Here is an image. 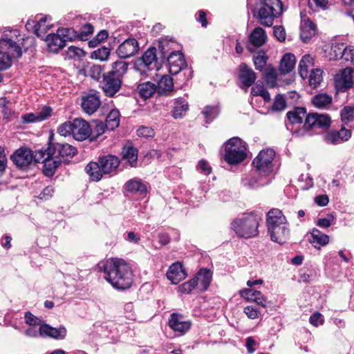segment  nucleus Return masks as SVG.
<instances>
[{"instance_id":"35","label":"nucleus","mask_w":354,"mask_h":354,"mask_svg":"<svg viewBox=\"0 0 354 354\" xmlns=\"http://www.w3.org/2000/svg\"><path fill=\"white\" fill-rule=\"evenodd\" d=\"M85 170L93 181H99L104 174L100 162H91L86 165Z\"/></svg>"},{"instance_id":"38","label":"nucleus","mask_w":354,"mask_h":354,"mask_svg":"<svg viewBox=\"0 0 354 354\" xmlns=\"http://www.w3.org/2000/svg\"><path fill=\"white\" fill-rule=\"evenodd\" d=\"M188 110V103L183 98H178L174 102L172 116L175 118H181Z\"/></svg>"},{"instance_id":"7","label":"nucleus","mask_w":354,"mask_h":354,"mask_svg":"<svg viewBox=\"0 0 354 354\" xmlns=\"http://www.w3.org/2000/svg\"><path fill=\"white\" fill-rule=\"evenodd\" d=\"M52 137L53 136L49 138L48 146L46 149L48 156H54L55 158L67 161L68 158H73L77 153L75 147L68 143L53 142Z\"/></svg>"},{"instance_id":"63","label":"nucleus","mask_w":354,"mask_h":354,"mask_svg":"<svg viewBox=\"0 0 354 354\" xmlns=\"http://www.w3.org/2000/svg\"><path fill=\"white\" fill-rule=\"evenodd\" d=\"M273 34L278 41L282 42L286 40V31L283 26H274L273 28Z\"/></svg>"},{"instance_id":"51","label":"nucleus","mask_w":354,"mask_h":354,"mask_svg":"<svg viewBox=\"0 0 354 354\" xmlns=\"http://www.w3.org/2000/svg\"><path fill=\"white\" fill-rule=\"evenodd\" d=\"M322 81V71L316 68L313 69L309 75V84L313 88H317Z\"/></svg>"},{"instance_id":"4","label":"nucleus","mask_w":354,"mask_h":354,"mask_svg":"<svg viewBox=\"0 0 354 354\" xmlns=\"http://www.w3.org/2000/svg\"><path fill=\"white\" fill-rule=\"evenodd\" d=\"M257 12L253 15L259 22L267 27H270L274 19L283 12V3L280 0H259L256 6Z\"/></svg>"},{"instance_id":"32","label":"nucleus","mask_w":354,"mask_h":354,"mask_svg":"<svg viewBox=\"0 0 354 354\" xmlns=\"http://www.w3.org/2000/svg\"><path fill=\"white\" fill-rule=\"evenodd\" d=\"M157 93L159 95H167L173 90V79L167 75H162L156 84Z\"/></svg>"},{"instance_id":"2","label":"nucleus","mask_w":354,"mask_h":354,"mask_svg":"<svg viewBox=\"0 0 354 354\" xmlns=\"http://www.w3.org/2000/svg\"><path fill=\"white\" fill-rule=\"evenodd\" d=\"M266 223L272 241L279 244L286 241L290 234L289 225L281 210L270 209L267 214Z\"/></svg>"},{"instance_id":"24","label":"nucleus","mask_w":354,"mask_h":354,"mask_svg":"<svg viewBox=\"0 0 354 354\" xmlns=\"http://www.w3.org/2000/svg\"><path fill=\"white\" fill-rule=\"evenodd\" d=\"M186 276L185 270L183 265L179 262L174 263L170 266L167 272V279L174 284L178 283L180 281L184 279Z\"/></svg>"},{"instance_id":"42","label":"nucleus","mask_w":354,"mask_h":354,"mask_svg":"<svg viewBox=\"0 0 354 354\" xmlns=\"http://www.w3.org/2000/svg\"><path fill=\"white\" fill-rule=\"evenodd\" d=\"M120 112L117 109H112L106 118V127L108 130H114L120 124Z\"/></svg>"},{"instance_id":"62","label":"nucleus","mask_w":354,"mask_h":354,"mask_svg":"<svg viewBox=\"0 0 354 354\" xmlns=\"http://www.w3.org/2000/svg\"><path fill=\"white\" fill-rule=\"evenodd\" d=\"M25 322L27 324H28L30 326H38L39 327L41 326L40 324V322H41V320L35 317V315H33L30 312H26L25 313Z\"/></svg>"},{"instance_id":"37","label":"nucleus","mask_w":354,"mask_h":354,"mask_svg":"<svg viewBox=\"0 0 354 354\" xmlns=\"http://www.w3.org/2000/svg\"><path fill=\"white\" fill-rule=\"evenodd\" d=\"M122 159L127 160L131 167L136 166L138 160V150L132 146H124L122 151Z\"/></svg>"},{"instance_id":"55","label":"nucleus","mask_w":354,"mask_h":354,"mask_svg":"<svg viewBox=\"0 0 354 354\" xmlns=\"http://www.w3.org/2000/svg\"><path fill=\"white\" fill-rule=\"evenodd\" d=\"M57 132L61 136H68L73 133V121L65 122L57 129Z\"/></svg>"},{"instance_id":"14","label":"nucleus","mask_w":354,"mask_h":354,"mask_svg":"<svg viewBox=\"0 0 354 354\" xmlns=\"http://www.w3.org/2000/svg\"><path fill=\"white\" fill-rule=\"evenodd\" d=\"M102 90L104 94L108 97H113L118 93L122 84V80L119 77L113 76L107 73L103 75Z\"/></svg>"},{"instance_id":"23","label":"nucleus","mask_w":354,"mask_h":354,"mask_svg":"<svg viewBox=\"0 0 354 354\" xmlns=\"http://www.w3.org/2000/svg\"><path fill=\"white\" fill-rule=\"evenodd\" d=\"M239 77L241 82L247 88L252 86L257 79L255 72L245 63L239 65Z\"/></svg>"},{"instance_id":"20","label":"nucleus","mask_w":354,"mask_h":354,"mask_svg":"<svg viewBox=\"0 0 354 354\" xmlns=\"http://www.w3.org/2000/svg\"><path fill=\"white\" fill-rule=\"evenodd\" d=\"M351 136L350 130L342 128L339 131H331L328 132L324 136V140L328 144L337 145L347 141Z\"/></svg>"},{"instance_id":"64","label":"nucleus","mask_w":354,"mask_h":354,"mask_svg":"<svg viewBox=\"0 0 354 354\" xmlns=\"http://www.w3.org/2000/svg\"><path fill=\"white\" fill-rule=\"evenodd\" d=\"M137 134L138 136L145 138H151L154 136L153 129L149 127H140L137 130Z\"/></svg>"},{"instance_id":"28","label":"nucleus","mask_w":354,"mask_h":354,"mask_svg":"<svg viewBox=\"0 0 354 354\" xmlns=\"http://www.w3.org/2000/svg\"><path fill=\"white\" fill-rule=\"evenodd\" d=\"M307 115L306 110L304 107H295L293 110L288 111L286 114L289 122V123L286 124L287 129H290V125L301 124L304 118H306Z\"/></svg>"},{"instance_id":"44","label":"nucleus","mask_w":354,"mask_h":354,"mask_svg":"<svg viewBox=\"0 0 354 354\" xmlns=\"http://www.w3.org/2000/svg\"><path fill=\"white\" fill-rule=\"evenodd\" d=\"M312 103L317 108H326L332 103V97L326 93H319L313 97Z\"/></svg>"},{"instance_id":"19","label":"nucleus","mask_w":354,"mask_h":354,"mask_svg":"<svg viewBox=\"0 0 354 354\" xmlns=\"http://www.w3.org/2000/svg\"><path fill=\"white\" fill-rule=\"evenodd\" d=\"M41 154L44 158L43 160V173L45 176L50 177L54 175L56 169L60 166L62 160L55 158L54 156H48L46 149L41 151Z\"/></svg>"},{"instance_id":"59","label":"nucleus","mask_w":354,"mask_h":354,"mask_svg":"<svg viewBox=\"0 0 354 354\" xmlns=\"http://www.w3.org/2000/svg\"><path fill=\"white\" fill-rule=\"evenodd\" d=\"M57 34L60 35V37H63L67 40H73L75 37H77L76 32L73 28H61L57 30Z\"/></svg>"},{"instance_id":"41","label":"nucleus","mask_w":354,"mask_h":354,"mask_svg":"<svg viewBox=\"0 0 354 354\" xmlns=\"http://www.w3.org/2000/svg\"><path fill=\"white\" fill-rule=\"evenodd\" d=\"M252 59L256 70L262 71L266 66L268 57L265 50H259L253 55Z\"/></svg>"},{"instance_id":"60","label":"nucleus","mask_w":354,"mask_h":354,"mask_svg":"<svg viewBox=\"0 0 354 354\" xmlns=\"http://www.w3.org/2000/svg\"><path fill=\"white\" fill-rule=\"evenodd\" d=\"M345 50L342 52L341 60L345 62H353L354 60V48L353 46H346Z\"/></svg>"},{"instance_id":"3","label":"nucleus","mask_w":354,"mask_h":354,"mask_svg":"<svg viewBox=\"0 0 354 354\" xmlns=\"http://www.w3.org/2000/svg\"><path fill=\"white\" fill-rule=\"evenodd\" d=\"M19 35L18 30H5L0 39V44L6 48L8 52L0 50V71L8 69L12 66V58H19L22 55L21 46L14 37Z\"/></svg>"},{"instance_id":"25","label":"nucleus","mask_w":354,"mask_h":354,"mask_svg":"<svg viewBox=\"0 0 354 354\" xmlns=\"http://www.w3.org/2000/svg\"><path fill=\"white\" fill-rule=\"evenodd\" d=\"M194 279H196L195 281L198 283L197 289L200 292H204L209 288L211 283L212 272L209 269L202 268L198 272Z\"/></svg>"},{"instance_id":"50","label":"nucleus","mask_w":354,"mask_h":354,"mask_svg":"<svg viewBox=\"0 0 354 354\" xmlns=\"http://www.w3.org/2000/svg\"><path fill=\"white\" fill-rule=\"evenodd\" d=\"M343 50H345L344 44H333L328 55L329 59L331 60L341 59L342 52H344Z\"/></svg>"},{"instance_id":"18","label":"nucleus","mask_w":354,"mask_h":354,"mask_svg":"<svg viewBox=\"0 0 354 354\" xmlns=\"http://www.w3.org/2000/svg\"><path fill=\"white\" fill-rule=\"evenodd\" d=\"M11 160L18 167H26L32 162V151L28 148H19L11 156Z\"/></svg>"},{"instance_id":"17","label":"nucleus","mask_w":354,"mask_h":354,"mask_svg":"<svg viewBox=\"0 0 354 354\" xmlns=\"http://www.w3.org/2000/svg\"><path fill=\"white\" fill-rule=\"evenodd\" d=\"M266 31L261 27L255 28L249 37V42L246 48L250 53H254L258 48L266 43Z\"/></svg>"},{"instance_id":"43","label":"nucleus","mask_w":354,"mask_h":354,"mask_svg":"<svg viewBox=\"0 0 354 354\" xmlns=\"http://www.w3.org/2000/svg\"><path fill=\"white\" fill-rule=\"evenodd\" d=\"M128 68V63L124 61H116L112 64V70L108 72L113 76L121 78L127 73Z\"/></svg>"},{"instance_id":"21","label":"nucleus","mask_w":354,"mask_h":354,"mask_svg":"<svg viewBox=\"0 0 354 354\" xmlns=\"http://www.w3.org/2000/svg\"><path fill=\"white\" fill-rule=\"evenodd\" d=\"M104 174H111L115 173L120 165V160L117 156L107 155L99 158Z\"/></svg>"},{"instance_id":"49","label":"nucleus","mask_w":354,"mask_h":354,"mask_svg":"<svg viewBox=\"0 0 354 354\" xmlns=\"http://www.w3.org/2000/svg\"><path fill=\"white\" fill-rule=\"evenodd\" d=\"M111 50L109 48L101 46L91 53V57L100 61H106L108 59Z\"/></svg>"},{"instance_id":"31","label":"nucleus","mask_w":354,"mask_h":354,"mask_svg":"<svg viewBox=\"0 0 354 354\" xmlns=\"http://www.w3.org/2000/svg\"><path fill=\"white\" fill-rule=\"evenodd\" d=\"M156 59L157 57L156 48H149L144 53L141 59L138 61V65L140 66L146 68L147 70H150L153 68L152 66H155V62Z\"/></svg>"},{"instance_id":"10","label":"nucleus","mask_w":354,"mask_h":354,"mask_svg":"<svg viewBox=\"0 0 354 354\" xmlns=\"http://www.w3.org/2000/svg\"><path fill=\"white\" fill-rule=\"evenodd\" d=\"M191 325V322L179 313H172L169 319V327L180 335L186 333L190 329Z\"/></svg>"},{"instance_id":"40","label":"nucleus","mask_w":354,"mask_h":354,"mask_svg":"<svg viewBox=\"0 0 354 354\" xmlns=\"http://www.w3.org/2000/svg\"><path fill=\"white\" fill-rule=\"evenodd\" d=\"M313 66V57L310 55H305L303 56L299 64V73L303 79L307 77L308 69Z\"/></svg>"},{"instance_id":"11","label":"nucleus","mask_w":354,"mask_h":354,"mask_svg":"<svg viewBox=\"0 0 354 354\" xmlns=\"http://www.w3.org/2000/svg\"><path fill=\"white\" fill-rule=\"evenodd\" d=\"M91 132V128L86 120L80 118L73 120L72 136L75 140L77 141L85 140L88 138Z\"/></svg>"},{"instance_id":"57","label":"nucleus","mask_w":354,"mask_h":354,"mask_svg":"<svg viewBox=\"0 0 354 354\" xmlns=\"http://www.w3.org/2000/svg\"><path fill=\"white\" fill-rule=\"evenodd\" d=\"M196 279H194V278H192V279H190L189 281H187V282H185L183 283L180 287V290L182 293H185V294H189L190 293L194 288H197V284L198 283H196L195 281Z\"/></svg>"},{"instance_id":"26","label":"nucleus","mask_w":354,"mask_h":354,"mask_svg":"<svg viewBox=\"0 0 354 354\" xmlns=\"http://www.w3.org/2000/svg\"><path fill=\"white\" fill-rule=\"evenodd\" d=\"M52 109L50 107H44L40 111L30 113L21 117L23 123H33L46 120L51 115Z\"/></svg>"},{"instance_id":"33","label":"nucleus","mask_w":354,"mask_h":354,"mask_svg":"<svg viewBox=\"0 0 354 354\" xmlns=\"http://www.w3.org/2000/svg\"><path fill=\"white\" fill-rule=\"evenodd\" d=\"M296 64L295 56L290 53H286L281 58L279 66V71L282 75L290 73Z\"/></svg>"},{"instance_id":"46","label":"nucleus","mask_w":354,"mask_h":354,"mask_svg":"<svg viewBox=\"0 0 354 354\" xmlns=\"http://www.w3.org/2000/svg\"><path fill=\"white\" fill-rule=\"evenodd\" d=\"M311 243H317L319 245H326L329 242V236L322 233L319 230L314 228L311 232Z\"/></svg>"},{"instance_id":"36","label":"nucleus","mask_w":354,"mask_h":354,"mask_svg":"<svg viewBox=\"0 0 354 354\" xmlns=\"http://www.w3.org/2000/svg\"><path fill=\"white\" fill-rule=\"evenodd\" d=\"M352 71L350 68H346L342 71V73L336 80L337 86H339L341 89H346L352 87L353 79Z\"/></svg>"},{"instance_id":"47","label":"nucleus","mask_w":354,"mask_h":354,"mask_svg":"<svg viewBox=\"0 0 354 354\" xmlns=\"http://www.w3.org/2000/svg\"><path fill=\"white\" fill-rule=\"evenodd\" d=\"M205 122L211 123L219 114V109L217 106H206L202 111Z\"/></svg>"},{"instance_id":"30","label":"nucleus","mask_w":354,"mask_h":354,"mask_svg":"<svg viewBox=\"0 0 354 354\" xmlns=\"http://www.w3.org/2000/svg\"><path fill=\"white\" fill-rule=\"evenodd\" d=\"M158 48L162 59H165L173 51L179 50L178 44L171 39L167 37L161 38L158 42Z\"/></svg>"},{"instance_id":"5","label":"nucleus","mask_w":354,"mask_h":354,"mask_svg":"<svg viewBox=\"0 0 354 354\" xmlns=\"http://www.w3.org/2000/svg\"><path fill=\"white\" fill-rule=\"evenodd\" d=\"M261 218L254 213L245 214L241 218H236L232 223V228L240 237L249 239L256 236L259 222Z\"/></svg>"},{"instance_id":"6","label":"nucleus","mask_w":354,"mask_h":354,"mask_svg":"<svg viewBox=\"0 0 354 354\" xmlns=\"http://www.w3.org/2000/svg\"><path fill=\"white\" fill-rule=\"evenodd\" d=\"M247 157V145L238 137L229 139L225 144L224 160L229 165L242 162Z\"/></svg>"},{"instance_id":"8","label":"nucleus","mask_w":354,"mask_h":354,"mask_svg":"<svg viewBox=\"0 0 354 354\" xmlns=\"http://www.w3.org/2000/svg\"><path fill=\"white\" fill-rule=\"evenodd\" d=\"M274 156L275 151L272 149H263L259 153L252 164L259 175L268 176L272 171Z\"/></svg>"},{"instance_id":"61","label":"nucleus","mask_w":354,"mask_h":354,"mask_svg":"<svg viewBox=\"0 0 354 354\" xmlns=\"http://www.w3.org/2000/svg\"><path fill=\"white\" fill-rule=\"evenodd\" d=\"M335 217L332 214H328L327 217L319 218L317 225L322 228H327L334 223Z\"/></svg>"},{"instance_id":"52","label":"nucleus","mask_w":354,"mask_h":354,"mask_svg":"<svg viewBox=\"0 0 354 354\" xmlns=\"http://www.w3.org/2000/svg\"><path fill=\"white\" fill-rule=\"evenodd\" d=\"M341 119L346 125L353 122L354 120V106H345L341 111Z\"/></svg>"},{"instance_id":"39","label":"nucleus","mask_w":354,"mask_h":354,"mask_svg":"<svg viewBox=\"0 0 354 354\" xmlns=\"http://www.w3.org/2000/svg\"><path fill=\"white\" fill-rule=\"evenodd\" d=\"M156 89V84L151 82H146L138 86V91L140 95L145 99L151 97L155 92L157 93Z\"/></svg>"},{"instance_id":"16","label":"nucleus","mask_w":354,"mask_h":354,"mask_svg":"<svg viewBox=\"0 0 354 354\" xmlns=\"http://www.w3.org/2000/svg\"><path fill=\"white\" fill-rule=\"evenodd\" d=\"M166 58L171 75L178 74L187 66L184 55L179 50L173 51Z\"/></svg>"},{"instance_id":"54","label":"nucleus","mask_w":354,"mask_h":354,"mask_svg":"<svg viewBox=\"0 0 354 354\" xmlns=\"http://www.w3.org/2000/svg\"><path fill=\"white\" fill-rule=\"evenodd\" d=\"M85 55L84 51L78 47L71 46L66 50V56L69 59H80Z\"/></svg>"},{"instance_id":"9","label":"nucleus","mask_w":354,"mask_h":354,"mask_svg":"<svg viewBox=\"0 0 354 354\" xmlns=\"http://www.w3.org/2000/svg\"><path fill=\"white\" fill-rule=\"evenodd\" d=\"M330 125V118L328 115L317 113L306 116L304 127L310 130L313 128L328 129Z\"/></svg>"},{"instance_id":"53","label":"nucleus","mask_w":354,"mask_h":354,"mask_svg":"<svg viewBox=\"0 0 354 354\" xmlns=\"http://www.w3.org/2000/svg\"><path fill=\"white\" fill-rule=\"evenodd\" d=\"M264 79L268 84L274 86L276 84L277 79V73L276 69L271 66H268L264 73Z\"/></svg>"},{"instance_id":"1","label":"nucleus","mask_w":354,"mask_h":354,"mask_svg":"<svg viewBox=\"0 0 354 354\" xmlns=\"http://www.w3.org/2000/svg\"><path fill=\"white\" fill-rule=\"evenodd\" d=\"M99 272L114 288L125 290L133 283V272L129 263L122 259L111 258L97 266Z\"/></svg>"},{"instance_id":"15","label":"nucleus","mask_w":354,"mask_h":354,"mask_svg":"<svg viewBox=\"0 0 354 354\" xmlns=\"http://www.w3.org/2000/svg\"><path fill=\"white\" fill-rule=\"evenodd\" d=\"M139 50V44L134 38H128L120 44L116 49L119 57L126 59L135 55Z\"/></svg>"},{"instance_id":"45","label":"nucleus","mask_w":354,"mask_h":354,"mask_svg":"<svg viewBox=\"0 0 354 354\" xmlns=\"http://www.w3.org/2000/svg\"><path fill=\"white\" fill-rule=\"evenodd\" d=\"M49 18L48 16H45L41 17L38 22L33 25L34 21L28 20V21L26 24V27L28 30H30L31 28H33L34 32L38 36L41 37V35L39 34L40 30H44L46 28L48 27V25L46 26V22L47 19Z\"/></svg>"},{"instance_id":"48","label":"nucleus","mask_w":354,"mask_h":354,"mask_svg":"<svg viewBox=\"0 0 354 354\" xmlns=\"http://www.w3.org/2000/svg\"><path fill=\"white\" fill-rule=\"evenodd\" d=\"M103 71L104 68L98 64H93L85 70L86 75L91 77L95 80H99L102 77H103Z\"/></svg>"},{"instance_id":"22","label":"nucleus","mask_w":354,"mask_h":354,"mask_svg":"<svg viewBox=\"0 0 354 354\" xmlns=\"http://www.w3.org/2000/svg\"><path fill=\"white\" fill-rule=\"evenodd\" d=\"M240 295L247 301L256 302L263 308L267 306V299L260 291L252 288L243 289L240 291Z\"/></svg>"},{"instance_id":"12","label":"nucleus","mask_w":354,"mask_h":354,"mask_svg":"<svg viewBox=\"0 0 354 354\" xmlns=\"http://www.w3.org/2000/svg\"><path fill=\"white\" fill-rule=\"evenodd\" d=\"M123 191L124 193L131 194L138 198H144L147 193V187L142 180L133 178L124 183Z\"/></svg>"},{"instance_id":"56","label":"nucleus","mask_w":354,"mask_h":354,"mask_svg":"<svg viewBox=\"0 0 354 354\" xmlns=\"http://www.w3.org/2000/svg\"><path fill=\"white\" fill-rule=\"evenodd\" d=\"M286 107V102L282 95H277L272 106V110L274 111H281Z\"/></svg>"},{"instance_id":"34","label":"nucleus","mask_w":354,"mask_h":354,"mask_svg":"<svg viewBox=\"0 0 354 354\" xmlns=\"http://www.w3.org/2000/svg\"><path fill=\"white\" fill-rule=\"evenodd\" d=\"M316 31V26L309 19H304L301 24L300 37L303 41L307 42Z\"/></svg>"},{"instance_id":"13","label":"nucleus","mask_w":354,"mask_h":354,"mask_svg":"<svg viewBox=\"0 0 354 354\" xmlns=\"http://www.w3.org/2000/svg\"><path fill=\"white\" fill-rule=\"evenodd\" d=\"M101 104L100 96L97 92H91L82 97L81 106L83 111L88 115L94 113Z\"/></svg>"},{"instance_id":"27","label":"nucleus","mask_w":354,"mask_h":354,"mask_svg":"<svg viewBox=\"0 0 354 354\" xmlns=\"http://www.w3.org/2000/svg\"><path fill=\"white\" fill-rule=\"evenodd\" d=\"M45 40L48 50L54 53H58L66 45V39L60 37L57 33L48 35Z\"/></svg>"},{"instance_id":"58","label":"nucleus","mask_w":354,"mask_h":354,"mask_svg":"<svg viewBox=\"0 0 354 354\" xmlns=\"http://www.w3.org/2000/svg\"><path fill=\"white\" fill-rule=\"evenodd\" d=\"M93 26L91 24H85L82 26L79 34L77 35L81 40L87 39V37L93 32Z\"/></svg>"},{"instance_id":"29","label":"nucleus","mask_w":354,"mask_h":354,"mask_svg":"<svg viewBox=\"0 0 354 354\" xmlns=\"http://www.w3.org/2000/svg\"><path fill=\"white\" fill-rule=\"evenodd\" d=\"M40 336H48L55 339H62L66 336V330L64 327L53 328L48 324H43L39 327Z\"/></svg>"}]
</instances>
